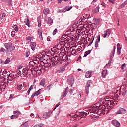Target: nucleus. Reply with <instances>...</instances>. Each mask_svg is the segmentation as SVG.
Returning a JSON list of instances; mask_svg holds the SVG:
<instances>
[{"label":"nucleus","instance_id":"obj_1","mask_svg":"<svg viewBox=\"0 0 127 127\" xmlns=\"http://www.w3.org/2000/svg\"><path fill=\"white\" fill-rule=\"evenodd\" d=\"M88 114H90V113H93L94 114H98V115H105V114H108L109 112H110L109 110H108V108H106V106L105 105H103L101 107V108H100L99 106L97 105H95L93 107L87 109L86 110Z\"/></svg>","mask_w":127,"mask_h":127},{"label":"nucleus","instance_id":"obj_2","mask_svg":"<svg viewBox=\"0 0 127 127\" xmlns=\"http://www.w3.org/2000/svg\"><path fill=\"white\" fill-rule=\"evenodd\" d=\"M22 76L24 77H30L31 75L34 76L35 75V71H33L32 69L24 68L22 70Z\"/></svg>","mask_w":127,"mask_h":127},{"label":"nucleus","instance_id":"obj_3","mask_svg":"<svg viewBox=\"0 0 127 127\" xmlns=\"http://www.w3.org/2000/svg\"><path fill=\"white\" fill-rule=\"evenodd\" d=\"M87 115L88 113L77 112L75 115H71V117H72V118H73V119H75V120H81L82 118H86Z\"/></svg>","mask_w":127,"mask_h":127},{"label":"nucleus","instance_id":"obj_4","mask_svg":"<svg viewBox=\"0 0 127 127\" xmlns=\"http://www.w3.org/2000/svg\"><path fill=\"white\" fill-rule=\"evenodd\" d=\"M51 61L52 63V66H55V65H60L62 64L63 59H62V58L55 57V58H52Z\"/></svg>","mask_w":127,"mask_h":127},{"label":"nucleus","instance_id":"obj_5","mask_svg":"<svg viewBox=\"0 0 127 127\" xmlns=\"http://www.w3.org/2000/svg\"><path fill=\"white\" fill-rule=\"evenodd\" d=\"M52 114V111H48V112L44 113L43 115V119L45 120V119H48V118L50 117V116Z\"/></svg>","mask_w":127,"mask_h":127},{"label":"nucleus","instance_id":"obj_6","mask_svg":"<svg viewBox=\"0 0 127 127\" xmlns=\"http://www.w3.org/2000/svg\"><path fill=\"white\" fill-rule=\"evenodd\" d=\"M92 85V81L91 80H88L87 82V85L85 87L86 93L87 95H89V87H91Z\"/></svg>","mask_w":127,"mask_h":127},{"label":"nucleus","instance_id":"obj_7","mask_svg":"<svg viewBox=\"0 0 127 127\" xmlns=\"http://www.w3.org/2000/svg\"><path fill=\"white\" fill-rule=\"evenodd\" d=\"M102 105H108L110 108H112L113 106H111V100H107L106 99H104L101 101Z\"/></svg>","mask_w":127,"mask_h":127},{"label":"nucleus","instance_id":"obj_8","mask_svg":"<svg viewBox=\"0 0 127 127\" xmlns=\"http://www.w3.org/2000/svg\"><path fill=\"white\" fill-rule=\"evenodd\" d=\"M116 50V46H114L113 49L111 51V52L110 54V61H112V59L113 57H114V55H115V51Z\"/></svg>","mask_w":127,"mask_h":127},{"label":"nucleus","instance_id":"obj_9","mask_svg":"<svg viewBox=\"0 0 127 127\" xmlns=\"http://www.w3.org/2000/svg\"><path fill=\"white\" fill-rule=\"evenodd\" d=\"M104 32V33L102 36L104 38H106L107 36H110V35L111 34V30H110V29H107Z\"/></svg>","mask_w":127,"mask_h":127},{"label":"nucleus","instance_id":"obj_10","mask_svg":"<svg viewBox=\"0 0 127 127\" xmlns=\"http://www.w3.org/2000/svg\"><path fill=\"white\" fill-rule=\"evenodd\" d=\"M68 92H69V87H66V88L65 89V90L62 93L61 98H65V97L67 96V94H68Z\"/></svg>","mask_w":127,"mask_h":127},{"label":"nucleus","instance_id":"obj_11","mask_svg":"<svg viewBox=\"0 0 127 127\" xmlns=\"http://www.w3.org/2000/svg\"><path fill=\"white\" fill-rule=\"evenodd\" d=\"M4 46L7 50L9 49H10L11 47H12V43L11 42H9V43H6L4 44Z\"/></svg>","mask_w":127,"mask_h":127},{"label":"nucleus","instance_id":"obj_12","mask_svg":"<svg viewBox=\"0 0 127 127\" xmlns=\"http://www.w3.org/2000/svg\"><path fill=\"white\" fill-rule=\"evenodd\" d=\"M97 39L96 40L95 43V47H99V43H100V41L101 40V36L98 35L97 37Z\"/></svg>","mask_w":127,"mask_h":127},{"label":"nucleus","instance_id":"obj_13","mask_svg":"<svg viewBox=\"0 0 127 127\" xmlns=\"http://www.w3.org/2000/svg\"><path fill=\"white\" fill-rule=\"evenodd\" d=\"M112 124H113V125L115 126V127H120V126H121V124H120V123L116 120H112Z\"/></svg>","mask_w":127,"mask_h":127},{"label":"nucleus","instance_id":"obj_14","mask_svg":"<svg viewBox=\"0 0 127 127\" xmlns=\"http://www.w3.org/2000/svg\"><path fill=\"white\" fill-rule=\"evenodd\" d=\"M30 47L32 50H33V51H34V50H35V47H36V43H35V42H31Z\"/></svg>","mask_w":127,"mask_h":127},{"label":"nucleus","instance_id":"obj_15","mask_svg":"<svg viewBox=\"0 0 127 127\" xmlns=\"http://www.w3.org/2000/svg\"><path fill=\"white\" fill-rule=\"evenodd\" d=\"M5 88H6V84H4L0 85V95L2 92V90H4Z\"/></svg>","mask_w":127,"mask_h":127},{"label":"nucleus","instance_id":"obj_16","mask_svg":"<svg viewBox=\"0 0 127 127\" xmlns=\"http://www.w3.org/2000/svg\"><path fill=\"white\" fill-rule=\"evenodd\" d=\"M117 114H126V109L120 108L119 110L117 112Z\"/></svg>","mask_w":127,"mask_h":127},{"label":"nucleus","instance_id":"obj_17","mask_svg":"<svg viewBox=\"0 0 127 127\" xmlns=\"http://www.w3.org/2000/svg\"><path fill=\"white\" fill-rule=\"evenodd\" d=\"M46 21L48 24H51L53 22V20L50 18V17H48L46 19Z\"/></svg>","mask_w":127,"mask_h":127},{"label":"nucleus","instance_id":"obj_18","mask_svg":"<svg viewBox=\"0 0 127 127\" xmlns=\"http://www.w3.org/2000/svg\"><path fill=\"white\" fill-rule=\"evenodd\" d=\"M107 75H108V70H104L102 72V76L103 78H106Z\"/></svg>","mask_w":127,"mask_h":127},{"label":"nucleus","instance_id":"obj_19","mask_svg":"<svg viewBox=\"0 0 127 127\" xmlns=\"http://www.w3.org/2000/svg\"><path fill=\"white\" fill-rule=\"evenodd\" d=\"M38 34L39 35V36L41 40H42L43 39V38H42V31H41V29L38 30Z\"/></svg>","mask_w":127,"mask_h":127},{"label":"nucleus","instance_id":"obj_20","mask_svg":"<svg viewBox=\"0 0 127 127\" xmlns=\"http://www.w3.org/2000/svg\"><path fill=\"white\" fill-rule=\"evenodd\" d=\"M50 11L49 8H46L43 10V12L45 15H47V14H49Z\"/></svg>","mask_w":127,"mask_h":127},{"label":"nucleus","instance_id":"obj_21","mask_svg":"<svg viewBox=\"0 0 127 127\" xmlns=\"http://www.w3.org/2000/svg\"><path fill=\"white\" fill-rule=\"evenodd\" d=\"M24 22L26 24V25H27V26H28L29 27H30L31 25H30V21H29V19L28 18L26 19L25 20Z\"/></svg>","mask_w":127,"mask_h":127},{"label":"nucleus","instance_id":"obj_22","mask_svg":"<svg viewBox=\"0 0 127 127\" xmlns=\"http://www.w3.org/2000/svg\"><path fill=\"white\" fill-rule=\"evenodd\" d=\"M51 65H52V62L51 61L50 63H46L44 64V67H45V68H47L48 67H50V66H51Z\"/></svg>","mask_w":127,"mask_h":127},{"label":"nucleus","instance_id":"obj_23","mask_svg":"<svg viewBox=\"0 0 127 127\" xmlns=\"http://www.w3.org/2000/svg\"><path fill=\"white\" fill-rule=\"evenodd\" d=\"M67 82L69 85H73L74 84V78H69L67 80Z\"/></svg>","mask_w":127,"mask_h":127},{"label":"nucleus","instance_id":"obj_24","mask_svg":"<svg viewBox=\"0 0 127 127\" xmlns=\"http://www.w3.org/2000/svg\"><path fill=\"white\" fill-rule=\"evenodd\" d=\"M91 75H92V71H87L85 73L86 78H91Z\"/></svg>","mask_w":127,"mask_h":127},{"label":"nucleus","instance_id":"obj_25","mask_svg":"<svg viewBox=\"0 0 127 127\" xmlns=\"http://www.w3.org/2000/svg\"><path fill=\"white\" fill-rule=\"evenodd\" d=\"M91 51H92V50H88L87 51H86L84 53L83 57H87V56H88V55H89V54H90V53H91Z\"/></svg>","mask_w":127,"mask_h":127},{"label":"nucleus","instance_id":"obj_26","mask_svg":"<svg viewBox=\"0 0 127 127\" xmlns=\"http://www.w3.org/2000/svg\"><path fill=\"white\" fill-rule=\"evenodd\" d=\"M36 87V86H34V85H32L30 87L29 90L27 91V93H28V95H29V94H30V91H31V90H33V88H34V87L35 88Z\"/></svg>","mask_w":127,"mask_h":127},{"label":"nucleus","instance_id":"obj_27","mask_svg":"<svg viewBox=\"0 0 127 127\" xmlns=\"http://www.w3.org/2000/svg\"><path fill=\"white\" fill-rule=\"evenodd\" d=\"M19 70H20V68H18L16 71V73L18 75V77H19V76H22V73Z\"/></svg>","mask_w":127,"mask_h":127},{"label":"nucleus","instance_id":"obj_28","mask_svg":"<svg viewBox=\"0 0 127 127\" xmlns=\"http://www.w3.org/2000/svg\"><path fill=\"white\" fill-rule=\"evenodd\" d=\"M40 86L42 87H44L45 86V79H43L40 82Z\"/></svg>","mask_w":127,"mask_h":127},{"label":"nucleus","instance_id":"obj_29","mask_svg":"<svg viewBox=\"0 0 127 127\" xmlns=\"http://www.w3.org/2000/svg\"><path fill=\"white\" fill-rule=\"evenodd\" d=\"M62 59H63V61L64 60H65V61H67L68 60V56L67 55H64L63 56L62 58Z\"/></svg>","mask_w":127,"mask_h":127},{"label":"nucleus","instance_id":"obj_30","mask_svg":"<svg viewBox=\"0 0 127 127\" xmlns=\"http://www.w3.org/2000/svg\"><path fill=\"white\" fill-rule=\"evenodd\" d=\"M65 71V67L63 66L59 69V73H63Z\"/></svg>","mask_w":127,"mask_h":127},{"label":"nucleus","instance_id":"obj_31","mask_svg":"<svg viewBox=\"0 0 127 127\" xmlns=\"http://www.w3.org/2000/svg\"><path fill=\"white\" fill-rule=\"evenodd\" d=\"M29 64V66H31L32 67H34V66H35V65H36V63H35L33 61L30 62Z\"/></svg>","mask_w":127,"mask_h":127},{"label":"nucleus","instance_id":"obj_32","mask_svg":"<svg viewBox=\"0 0 127 127\" xmlns=\"http://www.w3.org/2000/svg\"><path fill=\"white\" fill-rule=\"evenodd\" d=\"M14 115H16V116H17V117L19 116V115H20V112L18 110L14 111L13 112Z\"/></svg>","mask_w":127,"mask_h":127},{"label":"nucleus","instance_id":"obj_33","mask_svg":"<svg viewBox=\"0 0 127 127\" xmlns=\"http://www.w3.org/2000/svg\"><path fill=\"white\" fill-rule=\"evenodd\" d=\"M83 17L85 18V19H89V18H91V16H90L89 14H86L83 15Z\"/></svg>","mask_w":127,"mask_h":127},{"label":"nucleus","instance_id":"obj_34","mask_svg":"<svg viewBox=\"0 0 127 127\" xmlns=\"http://www.w3.org/2000/svg\"><path fill=\"white\" fill-rule=\"evenodd\" d=\"M33 71L35 72V75H36V74H40V73H41V70L33 69Z\"/></svg>","mask_w":127,"mask_h":127},{"label":"nucleus","instance_id":"obj_35","mask_svg":"<svg viewBox=\"0 0 127 127\" xmlns=\"http://www.w3.org/2000/svg\"><path fill=\"white\" fill-rule=\"evenodd\" d=\"M38 24L39 27L41 26V20L40 19V17H38Z\"/></svg>","mask_w":127,"mask_h":127},{"label":"nucleus","instance_id":"obj_36","mask_svg":"<svg viewBox=\"0 0 127 127\" xmlns=\"http://www.w3.org/2000/svg\"><path fill=\"white\" fill-rule=\"evenodd\" d=\"M20 127H28V123L25 122L24 124L21 125Z\"/></svg>","mask_w":127,"mask_h":127},{"label":"nucleus","instance_id":"obj_37","mask_svg":"<svg viewBox=\"0 0 127 127\" xmlns=\"http://www.w3.org/2000/svg\"><path fill=\"white\" fill-rule=\"evenodd\" d=\"M111 63H112V61H110V60H109V62L106 65V66H105V68H110V67L111 66Z\"/></svg>","mask_w":127,"mask_h":127},{"label":"nucleus","instance_id":"obj_38","mask_svg":"<svg viewBox=\"0 0 127 127\" xmlns=\"http://www.w3.org/2000/svg\"><path fill=\"white\" fill-rule=\"evenodd\" d=\"M41 93V89H39L36 92H35L34 93L35 96H38V95H40Z\"/></svg>","mask_w":127,"mask_h":127},{"label":"nucleus","instance_id":"obj_39","mask_svg":"<svg viewBox=\"0 0 127 127\" xmlns=\"http://www.w3.org/2000/svg\"><path fill=\"white\" fill-rule=\"evenodd\" d=\"M100 10V7L97 6L94 10V13H97L98 12H99Z\"/></svg>","mask_w":127,"mask_h":127},{"label":"nucleus","instance_id":"obj_40","mask_svg":"<svg viewBox=\"0 0 127 127\" xmlns=\"http://www.w3.org/2000/svg\"><path fill=\"white\" fill-rule=\"evenodd\" d=\"M121 49H122L121 47L117 48V53L118 55H120V54H121Z\"/></svg>","mask_w":127,"mask_h":127},{"label":"nucleus","instance_id":"obj_41","mask_svg":"<svg viewBox=\"0 0 127 127\" xmlns=\"http://www.w3.org/2000/svg\"><path fill=\"white\" fill-rule=\"evenodd\" d=\"M5 16H6L5 13H1L0 14V17L1 19L4 18V17H5Z\"/></svg>","mask_w":127,"mask_h":127},{"label":"nucleus","instance_id":"obj_42","mask_svg":"<svg viewBox=\"0 0 127 127\" xmlns=\"http://www.w3.org/2000/svg\"><path fill=\"white\" fill-rule=\"evenodd\" d=\"M127 90L124 89L123 91L122 92V96L123 97H125V96H126V95H127Z\"/></svg>","mask_w":127,"mask_h":127},{"label":"nucleus","instance_id":"obj_43","mask_svg":"<svg viewBox=\"0 0 127 127\" xmlns=\"http://www.w3.org/2000/svg\"><path fill=\"white\" fill-rule=\"evenodd\" d=\"M71 53H72V55L76 56V55H77V51L75 50V49H72V51Z\"/></svg>","mask_w":127,"mask_h":127},{"label":"nucleus","instance_id":"obj_44","mask_svg":"<svg viewBox=\"0 0 127 127\" xmlns=\"http://www.w3.org/2000/svg\"><path fill=\"white\" fill-rule=\"evenodd\" d=\"M18 118V117L16 115H13L11 116V119L12 120H13V119H17Z\"/></svg>","mask_w":127,"mask_h":127},{"label":"nucleus","instance_id":"obj_45","mask_svg":"<svg viewBox=\"0 0 127 127\" xmlns=\"http://www.w3.org/2000/svg\"><path fill=\"white\" fill-rule=\"evenodd\" d=\"M72 7L71 6H68L66 7V11H69L72 9Z\"/></svg>","mask_w":127,"mask_h":127},{"label":"nucleus","instance_id":"obj_46","mask_svg":"<svg viewBox=\"0 0 127 127\" xmlns=\"http://www.w3.org/2000/svg\"><path fill=\"white\" fill-rule=\"evenodd\" d=\"M22 84H20L17 86V89L19 90V91H20L21 90H22Z\"/></svg>","mask_w":127,"mask_h":127},{"label":"nucleus","instance_id":"obj_47","mask_svg":"<svg viewBox=\"0 0 127 127\" xmlns=\"http://www.w3.org/2000/svg\"><path fill=\"white\" fill-rule=\"evenodd\" d=\"M9 62H10V59L7 58V59L5 60L4 63H5V64H8V63H9Z\"/></svg>","mask_w":127,"mask_h":127},{"label":"nucleus","instance_id":"obj_48","mask_svg":"<svg viewBox=\"0 0 127 127\" xmlns=\"http://www.w3.org/2000/svg\"><path fill=\"white\" fill-rule=\"evenodd\" d=\"M13 28L15 31H18V27L17 26V25H14Z\"/></svg>","mask_w":127,"mask_h":127},{"label":"nucleus","instance_id":"obj_49","mask_svg":"<svg viewBox=\"0 0 127 127\" xmlns=\"http://www.w3.org/2000/svg\"><path fill=\"white\" fill-rule=\"evenodd\" d=\"M31 39H32V38L31 37L28 36L26 38V40L27 41H28L29 40L30 42H31Z\"/></svg>","mask_w":127,"mask_h":127},{"label":"nucleus","instance_id":"obj_50","mask_svg":"<svg viewBox=\"0 0 127 127\" xmlns=\"http://www.w3.org/2000/svg\"><path fill=\"white\" fill-rule=\"evenodd\" d=\"M14 77V75L12 74H9V76L8 77V80H10V78H13Z\"/></svg>","mask_w":127,"mask_h":127},{"label":"nucleus","instance_id":"obj_51","mask_svg":"<svg viewBox=\"0 0 127 127\" xmlns=\"http://www.w3.org/2000/svg\"><path fill=\"white\" fill-rule=\"evenodd\" d=\"M114 105H115V101H114L113 100H111L110 107H112V106H114Z\"/></svg>","mask_w":127,"mask_h":127},{"label":"nucleus","instance_id":"obj_52","mask_svg":"<svg viewBox=\"0 0 127 127\" xmlns=\"http://www.w3.org/2000/svg\"><path fill=\"white\" fill-rule=\"evenodd\" d=\"M81 21H82V22H87L88 19L83 17V18H82Z\"/></svg>","mask_w":127,"mask_h":127},{"label":"nucleus","instance_id":"obj_53","mask_svg":"<svg viewBox=\"0 0 127 127\" xmlns=\"http://www.w3.org/2000/svg\"><path fill=\"white\" fill-rule=\"evenodd\" d=\"M101 5L105 8H106L107 6V5L104 2H101Z\"/></svg>","mask_w":127,"mask_h":127},{"label":"nucleus","instance_id":"obj_54","mask_svg":"<svg viewBox=\"0 0 127 127\" xmlns=\"http://www.w3.org/2000/svg\"><path fill=\"white\" fill-rule=\"evenodd\" d=\"M125 68H126V64H123L122 65L121 68L122 69V70H124V69H125Z\"/></svg>","mask_w":127,"mask_h":127},{"label":"nucleus","instance_id":"obj_55","mask_svg":"<svg viewBox=\"0 0 127 127\" xmlns=\"http://www.w3.org/2000/svg\"><path fill=\"white\" fill-rule=\"evenodd\" d=\"M56 32H57V29L56 28L53 32V35H55V34H56Z\"/></svg>","mask_w":127,"mask_h":127},{"label":"nucleus","instance_id":"obj_56","mask_svg":"<svg viewBox=\"0 0 127 127\" xmlns=\"http://www.w3.org/2000/svg\"><path fill=\"white\" fill-rule=\"evenodd\" d=\"M29 51H27L26 53V57H28V56H29Z\"/></svg>","mask_w":127,"mask_h":127},{"label":"nucleus","instance_id":"obj_57","mask_svg":"<svg viewBox=\"0 0 127 127\" xmlns=\"http://www.w3.org/2000/svg\"><path fill=\"white\" fill-rule=\"evenodd\" d=\"M11 35L12 37H13L14 35H15V32L14 31H12Z\"/></svg>","mask_w":127,"mask_h":127},{"label":"nucleus","instance_id":"obj_58","mask_svg":"<svg viewBox=\"0 0 127 127\" xmlns=\"http://www.w3.org/2000/svg\"><path fill=\"white\" fill-rule=\"evenodd\" d=\"M94 39H95V37L93 38L92 41L90 42V43L88 45V46H91L92 44H93V42H94Z\"/></svg>","mask_w":127,"mask_h":127},{"label":"nucleus","instance_id":"obj_59","mask_svg":"<svg viewBox=\"0 0 127 127\" xmlns=\"http://www.w3.org/2000/svg\"><path fill=\"white\" fill-rule=\"evenodd\" d=\"M47 89L48 91H50V89H51V85H50L47 87Z\"/></svg>","mask_w":127,"mask_h":127},{"label":"nucleus","instance_id":"obj_60","mask_svg":"<svg viewBox=\"0 0 127 127\" xmlns=\"http://www.w3.org/2000/svg\"><path fill=\"white\" fill-rule=\"evenodd\" d=\"M73 92H74V89H70L69 91L70 94L72 95V94H73Z\"/></svg>","mask_w":127,"mask_h":127},{"label":"nucleus","instance_id":"obj_61","mask_svg":"<svg viewBox=\"0 0 127 127\" xmlns=\"http://www.w3.org/2000/svg\"><path fill=\"white\" fill-rule=\"evenodd\" d=\"M47 41H51V37H48L47 38Z\"/></svg>","mask_w":127,"mask_h":127},{"label":"nucleus","instance_id":"obj_62","mask_svg":"<svg viewBox=\"0 0 127 127\" xmlns=\"http://www.w3.org/2000/svg\"><path fill=\"white\" fill-rule=\"evenodd\" d=\"M109 2L111 3H115V0H109Z\"/></svg>","mask_w":127,"mask_h":127},{"label":"nucleus","instance_id":"obj_63","mask_svg":"<svg viewBox=\"0 0 127 127\" xmlns=\"http://www.w3.org/2000/svg\"><path fill=\"white\" fill-rule=\"evenodd\" d=\"M14 96V95H13V94H11L10 95V97H9V99H12L13 98V96Z\"/></svg>","mask_w":127,"mask_h":127},{"label":"nucleus","instance_id":"obj_64","mask_svg":"<svg viewBox=\"0 0 127 127\" xmlns=\"http://www.w3.org/2000/svg\"><path fill=\"white\" fill-rule=\"evenodd\" d=\"M35 94H32V96H31V99H33V98H34V97H35Z\"/></svg>","mask_w":127,"mask_h":127}]
</instances>
